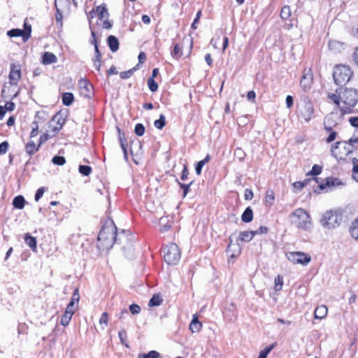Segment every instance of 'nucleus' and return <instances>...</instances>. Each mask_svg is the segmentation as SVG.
Masks as SVG:
<instances>
[{"label": "nucleus", "instance_id": "obj_1", "mask_svg": "<svg viewBox=\"0 0 358 358\" xmlns=\"http://www.w3.org/2000/svg\"><path fill=\"white\" fill-rule=\"evenodd\" d=\"M327 97L339 109L341 115L349 114L352 113L358 102V90L340 87L334 92H329Z\"/></svg>", "mask_w": 358, "mask_h": 358}, {"label": "nucleus", "instance_id": "obj_2", "mask_svg": "<svg viewBox=\"0 0 358 358\" xmlns=\"http://www.w3.org/2000/svg\"><path fill=\"white\" fill-rule=\"evenodd\" d=\"M117 238V227L112 220L107 221L98 236V247L102 250H108L113 247Z\"/></svg>", "mask_w": 358, "mask_h": 358}, {"label": "nucleus", "instance_id": "obj_3", "mask_svg": "<svg viewBox=\"0 0 358 358\" xmlns=\"http://www.w3.org/2000/svg\"><path fill=\"white\" fill-rule=\"evenodd\" d=\"M291 222L296 228L304 231L312 229L313 224L310 215L303 208H297L291 215Z\"/></svg>", "mask_w": 358, "mask_h": 358}, {"label": "nucleus", "instance_id": "obj_4", "mask_svg": "<svg viewBox=\"0 0 358 358\" xmlns=\"http://www.w3.org/2000/svg\"><path fill=\"white\" fill-rule=\"evenodd\" d=\"M355 143L348 141H338L332 145L331 148V155L336 159H344L345 157L352 153L355 150Z\"/></svg>", "mask_w": 358, "mask_h": 358}, {"label": "nucleus", "instance_id": "obj_5", "mask_svg": "<svg viewBox=\"0 0 358 358\" xmlns=\"http://www.w3.org/2000/svg\"><path fill=\"white\" fill-rule=\"evenodd\" d=\"M353 76V72L351 69L346 65H337L334 69L333 78L334 83L337 85H345L351 79Z\"/></svg>", "mask_w": 358, "mask_h": 358}, {"label": "nucleus", "instance_id": "obj_6", "mask_svg": "<svg viewBox=\"0 0 358 358\" xmlns=\"http://www.w3.org/2000/svg\"><path fill=\"white\" fill-rule=\"evenodd\" d=\"M298 117L306 122L314 117V106L308 97H303L298 106Z\"/></svg>", "mask_w": 358, "mask_h": 358}, {"label": "nucleus", "instance_id": "obj_7", "mask_svg": "<svg viewBox=\"0 0 358 358\" xmlns=\"http://www.w3.org/2000/svg\"><path fill=\"white\" fill-rule=\"evenodd\" d=\"M164 258L168 264H176L180 259V250L176 243L166 245L163 250Z\"/></svg>", "mask_w": 358, "mask_h": 358}, {"label": "nucleus", "instance_id": "obj_8", "mask_svg": "<svg viewBox=\"0 0 358 358\" xmlns=\"http://www.w3.org/2000/svg\"><path fill=\"white\" fill-rule=\"evenodd\" d=\"M342 220V216L332 210L327 211L323 214L320 223L327 229H334L338 227Z\"/></svg>", "mask_w": 358, "mask_h": 358}, {"label": "nucleus", "instance_id": "obj_9", "mask_svg": "<svg viewBox=\"0 0 358 358\" xmlns=\"http://www.w3.org/2000/svg\"><path fill=\"white\" fill-rule=\"evenodd\" d=\"M286 257L294 264L307 266L311 261V256L303 252H289L286 254Z\"/></svg>", "mask_w": 358, "mask_h": 358}, {"label": "nucleus", "instance_id": "obj_10", "mask_svg": "<svg viewBox=\"0 0 358 358\" xmlns=\"http://www.w3.org/2000/svg\"><path fill=\"white\" fill-rule=\"evenodd\" d=\"M25 30L20 29H13L7 31V35L10 37H19L22 36L24 42L27 41L31 36V27L30 25H27L24 23Z\"/></svg>", "mask_w": 358, "mask_h": 358}, {"label": "nucleus", "instance_id": "obj_11", "mask_svg": "<svg viewBox=\"0 0 358 358\" xmlns=\"http://www.w3.org/2000/svg\"><path fill=\"white\" fill-rule=\"evenodd\" d=\"M21 78V66L20 64H10L9 83L11 85H17Z\"/></svg>", "mask_w": 358, "mask_h": 358}, {"label": "nucleus", "instance_id": "obj_12", "mask_svg": "<svg viewBox=\"0 0 358 358\" xmlns=\"http://www.w3.org/2000/svg\"><path fill=\"white\" fill-rule=\"evenodd\" d=\"M80 94L85 98H90L93 95L92 85L85 78H80L78 81Z\"/></svg>", "mask_w": 358, "mask_h": 358}, {"label": "nucleus", "instance_id": "obj_13", "mask_svg": "<svg viewBox=\"0 0 358 358\" xmlns=\"http://www.w3.org/2000/svg\"><path fill=\"white\" fill-rule=\"evenodd\" d=\"M313 76L310 69H305L300 80V86L304 91L310 90L313 83Z\"/></svg>", "mask_w": 358, "mask_h": 358}, {"label": "nucleus", "instance_id": "obj_14", "mask_svg": "<svg viewBox=\"0 0 358 358\" xmlns=\"http://www.w3.org/2000/svg\"><path fill=\"white\" fill-rule=\"evenodd\" d=\"M341 185H343V183L339 178L329 177L326 178L324 182H322L319 185V188L320 190H325Z\"/></svg>", "mask_w": 358, "mask_h": 358}, {"label": "nucleus", "instance_id": "obj_15", "mask_svg": "<svg viewBox=\"0 0 358 358\" xmlns=\"http://www.w3.org/2000/svg\"><path fill=\"white\" fill-rule=\"evenodd\" d=\"M328 313V308L324 305L318 306L314 313V317L315 319L322 320L324 318Z\"/></svg>", "mask_w": 358, "mask_h": 358}, {"label": "nucleus", "instance_id": "obj_16", "mask_svg": "<svg viewBox=\"0 0 358 358\" xmlns=\"http://www.w3.org/2000/svg\"><path fill=\"white\" fill-rule=\"evenodd\" d=\"M57 58L55 55L50 52H45L42 57V62L45 65L56 63Z\"/></svg>", "mask_w": 358, "mask_h": 358}, {"label": "nucleus", "instance_id": "obj_17", "mask_svg": "<svg viewBox=\"0 0 358 358\" xmlns=\"http://www.w3.org/2000/svg\"><path fill=\"white\" fill-rule=\"evenodd\" d=\"M202 327V324L199 321L198 317L196 315H193V318L189 324V329L192 333L199 332Z\"/></svg>", "mask_w": 358, "mask_h": 358}, {"label": "nucleus", "instance_id": "obj_18", "mask_svg": "<svg viewBox=\"0 0 358 358\" xmlns=\"http://www.w3.org/2000/svg\"><path fill=\"white\" fill-rule=\"evenodd\" d=\"M108 45L110 48V50L115 52L119 48V41L118 39L113 35H110L107 38Z\"/></svg>", "mask_w": 358, "mask_h": 358}, {"label": "nucleus", "instance_id": "obj_19", "mask_svg": "<svg viewBox=\"0 0 358 358\" xmlns=\"http://www.w3.org/2000/svg\"><path fill=\"white\" fill-rule=\"evenodd\" d=\"M96 12L100 20L108 18V12L106 5H100L96 7Z\"/></svg>", "mask_w": 358, "mask_h": 358}, {"label": "nucleus", "instance_id": "obj_20", "mask_svg": "<svg viewBox=\"0 0 358 358\" xmlns=\"http://www.w3.org/2000/svg\"><path fill=\"white\" fill-rule=\"evenodd\" d=\"M24 241L34 252L36 251L37 241L35 237L27 233L24 235Z\"/></svg>", "mask_w": 358, "mask_h": 358}, {"label": "nucleus", "instance_id": "obj_21", "mask_svg": "<svg viewBox=\"0 0 358 358\" xmlns=\"http://www.w3.org/2000/svg\"><path fill=\"white\" fill-rule=\"evenodd\" d=\"M255 236L253 231H245L240 232L238 240L243 242H249Z\"/></svg>", "mask_w": 358, "mask_h": 358}, {"label": "nucleus", "instance_id": "obj_22", "mask_svg": "<svg viewBox=\"0 0 358 358\" xmlns=\"http://www.w3.org/2000/svg\"><path fill=\"white\" fill-rule=\"evenodd\" d=\"M39 148L38 145H36L33 141H29L25 145L26 152L30 156L37 152Z\"/></svg>", "mask_w": 358, "mask_h": 358}, {"label": "nucleus", "instance_id": "obj_23", "mask_svg": "<svg viewBox=\"0 0 358 358\" xmlns=\"http://www.w3.org/2000/svg\"><path fill=\"white\" fill-rule=\"evenodd\" d=\"M242 221L248 223L250 222L253 219V211L250 207L245 208L241 216Z\"/></svg>", "mask_w": 358, "mask_h": 358}, {"label": "nucleus", "instance_id": "obj_24", "mask_svg": "<svg viewBox=\"0 0 358 358\" xmlns=\"http://www.w3.org/2000/svg\"><path fill=\"white\" fill-rule=\"evenodd\" d=\"M119 141H120V147L124 153V157L125 160L127 161L128 156H127V140L124 138V134L120 133V130H119Z\"/></svg>", "mask_w": 358, "mask_h": 358}, {"label": "nucleus", "instance_id": "obj_25", "mask_svg": "<svg viewBox=\"0 0 358 358\" xmlns=\"http://www.w3.org/2000/svg\"><path fill=\"white\" fill-rule=\"evenodd\" d=\"M349 231L353 238L358 240V217L351 223Z\"/></svg>", "mask_w": 358, "mask_h": 358}, {"label": "nucleus", "instance_id": "obj_26", "mask_svg": "<svg viewBox=\"0 0 358 358\" xmlns=\"http://www.w3.org/2000/svg\"><path fill=\"white\" fill-rule=\"evenodd\" d=\"M56 10H64L70 6V0H55Z\"/></svg>", "mask_w": 358, "mask_h": 358}, {"label": "nucleus", "instance_id": "obj_27", "mask_svg": "<svg viewBox=\"0 0 358 358\" xmlns=\"http://www.w3.org/2000/svg\"><path fill=\"white\" fill-rule=\"evenodd\" d=\"M160 231L162 232L167 231L171 227V222L167 217H162L159 220Z\"/></svg>", "mask_w": 358, "mask_h": 358}, {"label": "nucleus", "instance_id": "obj_28", "mask_svg": "<svg viewBox=\"0 0 358 358\" xmlns=\"http://www.w3.org/2000/svg\"><path fill=\"white\" fill-rule=\"evenodd\" d=\"M24 198L21 195L15 196L13 200V206L17 209H22L24 206Z\"/></svg>", "mask_w": 358, "mask_h": 358}, {"label": "nucleus", "instance_id": "obj_29", "mask_svg": "<svg viewBox=\"0 0 358 358\" xmlns=\"http://www.w3.org/2000/svg\"><path fill=\"white\" fill-rule=\"evenodd\" d=\"M74 100V96L71 92L64 93L62 95V103L64 106H69L72 104Z\"/></svg>", "mask_w": 358, "mask_h": 358}, {"label": "nucleus", "instance_id": "obj_30", "mask_svg": "<svg viewBox=\"0 0 358 358\" xmlns=\"http://www.w3.org/2000/svg\"><path fill=\"white\" fill-rule=\"evenodd\" d=\"M275 200V194L272 189H268L266 193L265 203L267 206H272Z\"/></svg>", "mask_w": 358, "mask_h": 358}, {"label": "nucleus", "instance_id": "obj_31", "mask_svg": "<svg viewBox=\"0 0 358 358\" xmlns=\"http://www.w3.org/2000/svg\"><path fill=\"white\" fill-rule=\"evenodd\" d=\"M182 55V50L178 44H175L173 49L171 51V56L176 59H179Z\"/></svg>", "mask_w": 358, "mask_h": 358}, {"label": "nucleus", "instance_id": "obj_32", "mask_svg": "<svg viewBox=\"0 0 358 358\" xmlns=\"http://www.w3.org/2000/svg\"><path fill=\"white\" fill-rule=\"evenodd\" d=\"M162 297L158 294H155L150 299L148 305L150 307L157 306H159L162 303Z\"/></svg>", "mask_w": 358, "mask_h": 358}, {"label": "nucleus", "instance_id": "obj_33", "mask_svg": "<svg viewBox=\"0 0 358 358\" xmlns=\"http://www.w3.org/2000/svg\"><path fill=\"white\" fill-rule=\"evenodd\" d=\"M275 343L271 344L266 348H265L264 350H261L258 358H267V355L271 352V351L275 348Z\"/></svg>", "mask_w": 358, "mask_h": 358}, {"label": "nucleus", "instance_id": "obj_34", "mask_svg": "<svg viewBox=\"0 0 358 358\" xmlns=\"http://www.w3.org/2000/svg\"><path fill=\"white\" fill-rule=\"evenodd\" d=\"M166 124V118L163 114L159 115V118L154 122V126L158 129H162Z\"/></svg>", "mask_w": 358, "mask_h": 358}, {"label": "nucleus", "instance_id": "obj_35", "mask_svg": "<svg viewBox=\"0 0 358 358\" xmlns=\"http://www.w3.org/2000/svg\"><path fill=\"white\" fill-rule=\"evenodd\" d=\"M291 9L289 6H285L282 8L280 17L283 20H287L291 16Z\"/></svg>", "mask_w": 358, "mask_h": 358}, {"label": "nucleus", "instance_id": "obj_36", "mask_svg": "<svg viewBox=\"0 0 358 358\" xmlns=\"http://www.w3.org/2000/svg\"><path fill=\"white\" fill-rule=\"evenodd\" d=\"M322 167L320 165L315 164L313 166L312 169L308 173V176H316L321 173Z\"/></svg>", "mask_w": 358, "mask_h": 358}, {"label": "nucleus", "instance_id": "obj_37", "mask_svg": "<svg viewBox=\"0 0 358 358\" xmlns=\"http://www.w3.org/2000/svg\"><path fill=\"white\" fill-rule=\"evenodd\" d=\"M159 357L160 354L158 352L152 350L147 354L139 355L138 358H159Z\"/></svg>", "mask_w": 358, "mask_h": 358}, {"label": "nucleus", "instance_id": "obj_38", "mask_svg": "<svg viewBox=\"0 0 358 358\" xmlns=\"http://www.w3.org/2000/svg\"><path fill=\"white\" fill-rule=\"evenodd\" d=\"M78 170L82 175L85 176H89L92 172V168L86 165H80Z\"/></svg>", "mask_w": 358, "mask_h": 358}, {"label": "nucleus", "instance_id": "obj_39", "mask_svg": "<svg viewBox=\"0 0 358 358\" xmlns=\"http://www.w3.org/2000/svg\"><path fill=\"white\" fill-rule=\"evenodd\" d=\"M52 162L54 164L62 166L66 163V159L63 156H55L52 159Z\"/></svg>", "mask_w": 358, "mask_h": 358}, {"label": "nucleus", "instance_id": "obj_40", "mask_svg": "<svg viewBox=\"0 0 358 358\" xmlns=\"http://www.w3.org/2000/svg\"><path fill=\"white\" fill-rule=\"evenodd\" d=\"M148 85L150 90L152 92H156L158 89V85L152 78L148 79Z\"/></svg>", "mask_w": 358, "mask_h": 358}, {"label": "nucleus", "instance_id": "obj_41", "mask_svg": "<svg viewBox=\"0 0 358 358\" xmlns=\"http://www.w3.org/2000/svg\"><path fill=\"white\" fill-rule=\"evenodd\" d=\"M177 182L179 185L180 187L183 189L182 196L185 197L189 190L190 185L192 184V181L189 184H184L178 181V180H177Z\"/></svg>", "mask_w": 358, "mask_h": 358}, {"label": "nucleus", "instance_id": "obj_42", "mask_svg": "<svg viewBox=\"0 0 358 358\" xmlns=\"http://www.w3.org/2000/svg\"><path fill=\"white\" fill-rule=\"evenodd\" d=\"M71 317H72V315L64 313V314L62 315V316L61 317V321H60L61 324H62L63 326H67L69 324V322L71 320Z\"/></svg>", "mask_w": 358, "mask_h": 358}, {"label": "nucleus", "instance_id": "obj_43", "mask_svg": "<svg viewBox=\"0 0 358 358\" xmlns=\"http://www.w3.org/2000/svg\"><path fill=\"white\" fill-rule=\"evenodd\" d=\"M134 131L137 136H141L145 133V127L142 124L138 123L135 126Z\"/></svg>", "mask_w": 358, "mask_h": 358}, {"label": "nucleus", "instance_id": "obj_44", "mask_svg": "<svg viewBox=\"0 0 358 358\" xmlns=\"http://www.w3.org/2000/svg\"><path fill=\"white\" fill-rule=\"evenodd\" d=\"M119 338L121 341V343L124 345L126 347H128V345L126 343L127 340V332L124 329H122L118 332Z\"/></svg>", "mask_w": 358, "mask_h": 358}, {"label": "nucleus", "instance_id": "obj_45", "mask_svg": "<svg viewBox=\"0 0 358 358\" xmlns=\"http://www.w3.org/2000/svg\"><path fill=\"white\" fill-rule=\"evenodd\" d=\"M283 284L282 278L280 275H278L275 278V289L276 291H279L282 289Z\"/></svg>", "mask_w": 358, "mask_h": 358}, {"label": "nucleus", "instance_id": "obj_46", "mask_svg": "<svg viewBox=\"0 0 358 358\" xmlns=\"http://www.w3.org/2000/svg\"><path fill=\"white\" fill-rule=\"evenodd\" d=\"M342 47V44L338 41H331L329 43V48L331 50L336 51Z\"/></svg>", "mask_w": 358, "mask_h": 358}, {"label": "nucleus", "instance_id": "obj_47", "mask_svg": "<svg viewBox=\"0 0 358 358\" xmlns=\"http://www.w3.org/2000/svg\"><path fill=\"white\" fill-rule=\"evenodd\" d=\"M79 299H80V295H79L78 289H76L73 293V295L71 296V300L70 302L76 305L78 303Z\"/></svg>", "mask_w": 358, "mask_h": 358}, {"label": "nucleus", "instance_id": "obj_48", "mask_svg": "<svg viewBox=\"0 0 358 358\" xmlns=\"http://www.w3.org/2000/svg\"><path fill=\"white\" fill-rule=\"evenodd\" d=\"M76 306L77 305L69 302V303L67 305L65 313L73 315L75 313Z\"/></svg>", "mask_w": 358, "mask_h": 358}, {"label": "nucleus", "instance_id": "obj_49", "mask_svg": "<svg viewBox=\"0 0 358 358\" xmlns=\"http://www.w3.org/2000/svg\"><path fill=\"white\" fill-rule=\"evenodd\" d=\"M134 69H130L126 71H122L120 73V76L122 79H127L133 74Z\"/></svg>", "mask_w": 358, "mask_h": 358}, {"label": "nucleus", "instance_id": "obj_50", "mask_svg": "<svg viewBox=\"0 0 358 358\" xmlns=\"http://www.w3.org/2000/svg\"><path fill=\"white\" fill-rule=\"evenodd\" d=\"M8 143L7 141H3L0 143V155L5 154L8 149Z\"/></svg>", "mask_w": 358, "mask_h": 358}, {"label": "nucleus", "instance_id": "obj_51", "mask_svg": "<svg viewBox=\"0 0 358 358\" xmlns=\"http://www.w3.org/2000/svg\"><path fill=\"white\" fill-rule=\"evenodd\" d=\"M129 310L134 315L138 314L141 311V308L137 304H131L129 306Z\"/></svg>", "mask_w": 358, "mask_h": 358}, {"label": "nucleus", "instance_id": "obj_52", "mask_svg": "<svg viewBox=\"0 0 358 358\" xmlns=\"http://www.w3.org/2000/svg\"><path fill=\"white\" fill-rule=\"evenodd\" d=\"M44 192V187H40L38 189L34 196L35 201H38L43 196Z\"/></svg>", "mask_w": 358, "mask_h": 358}, {"label": "nucleus", "instance_id": "obj_53", "mask_svg": "<svg viewBox=\"0 0 358 358\" xmlns=\"http://www.w3.org/2000/svg\"><path fill=\"white\" fill-rule=\"evenodd\" d=\"M108 321V315L106 312H104L102 313V315L101 316V318L99 320V323L101 324H104L107 325Z\"/></svg>", "mask_w": 358, "mask_h": 358}, {"label": "nucleus", "instance_id": "obj_54", "mask_svg": "<svg viewBox=\"0 0 358 358\" xmlns=\"http://www.w3.org/2000/svg\"><path fill=\"white\" fill-rule=\"evenodd\" d=\"M267 231H268V228L266 227L261 226L256 231H253V233H255V236L256 234H266Z\"/></svg>", "mask_w": 358, "mask_h": 358}, {"label": "nucleus", "instance_id": "obj_55", "mask_svg": "<svg viewBox=\"0 0 358 358\" xmlns=\"http://www.w3.org/2000/svg\"><path fill=\"white\" fill-rule=\"evenodd\" d=\"M286 106L288 108H290L293 106L294 99L291 95H287L285 99Z\"/></svg>", "mask_w": 358, "mask_h": 358}, {"label": "nucleus", "instance_id": "obj_56", "mask_svg": "<svg viewBox=\"0 0 358 358\" xmlns=\"http://www.w3.org/2000/svg\"><path fill=\"white\" fill-rule=\"evenodd\" d=\"M50 138V136L48 134H43L40 136L38 147H41V145L45 143Z\"/></svg>", "mask_w": 358, "mask_h": 358}, {"label": "nucleus", "instance_id": "obj_57", "mask_svg": "<svg viewBox=\"0 0 358 358\" xmlns=\"http://www.w3.org/2000/svg\"><path fill=\"white\" fill-rule=\"evenodd\" d=\"M188 175H189V171H188L187 167L185 165L183 166V169L182 171L181 180H186L188 178Z\"/></svg>", "mask_w": 358, "mask_h": 358}, {"label": "nucleus", "instance_id": "obj_58", "mask_svg": "<svg viewBox=\"0 0 358 358\" xmlns=\"http://www.w3.org/2000/svg\"><path fill=\"white\" fill-rule=\"evenodd\" d=\"M244 196H245V199L246 200L252 199V197H253V192H252V191L251 189H246L245 190Z\"/></svg>", "mask_w": 358, "mask_h": 358}, {"label": "nucleus", "instance_id": "obj_59", "mask_svg": "<svg viewBox=\"0 0 358 358\" xmlns=\"http://www.w3.org/2000/svg\"><path fill=\"white\" fill-rule=\"evenodd\" d=\"M306 183V181H304V182L298 181V182H294L293 183V186H294V188L301 190V189H302L303 188V187L305 186Z\"/></svg>", "mask_w": 358, "mask_h": 358}, {"label": "nucleus", "instance_id": "obj_60", "mask_svg": "<svg viewBox=\"0 0 358 358\" xmlns=\"http://www.w3.org/2000/svg\"><path fill=\"white\" fill-rule=\"evenodd\" d=\"M4 108L6 110L12 111L15 108V103L12 101H8L6 103Z\"/></svg>", "mask_w": 358, "mask_h": 358}, {"label": "nucleus", "instance_id": "obj_61", "mask_svg": "<svg viewBox=\"0 0 358 358\" xmlns=\"http://www.w3.org/2000/svg\"><path fill=\"white\" fill-rule=\"evenodd\" d=\"M352 165H353V167H352V172L353 173H358V159L354 157L352 159Z\"/></svg>", "mask_w": 358, "mask_h": 358}, {"label": "nucleus", "instance_id": "obj_62", "mask_svg": "<svg viewBox=\"0 0 358 358\" xmlns=\"http://www.w3.org/2000/svg\"><path fill=\"white\" fill-rule=\"evenodd\" d=\"M336 135H337V133L336 131H331L327 138V142L331 143V142L334 141L336 138Z\"/></svg>", "mask_w": 358, "mask_h": 358}, {"label": "nucleus", "instance_id": "obj_63", "mask_svg": "<svg viewBox=\"0 0 358 358\" xmlns=\"http://www.w3.org/2000/svg\"><path fill=\"white\" fill-rule=\"evenodd\" d=\"M349 122L352 126L358 127V117H350Z\"/></svg>", "mask_w": 358, "mask_h": 358}, {"label": "nucleus", "instance_id": "obj_64", "mask_svg": "<svg viewBox=\"0 0 358 358\" xmlns=\"http://www.w3.org/2000/svg\"><path fill=\"white\" fill-rule=\"evenodd\" d=\"M352 59L355 63L358 66V47L355 49L353 53Z\"/></svg>", "mask_w": 358, "mask_h": 358}]
</instances>
